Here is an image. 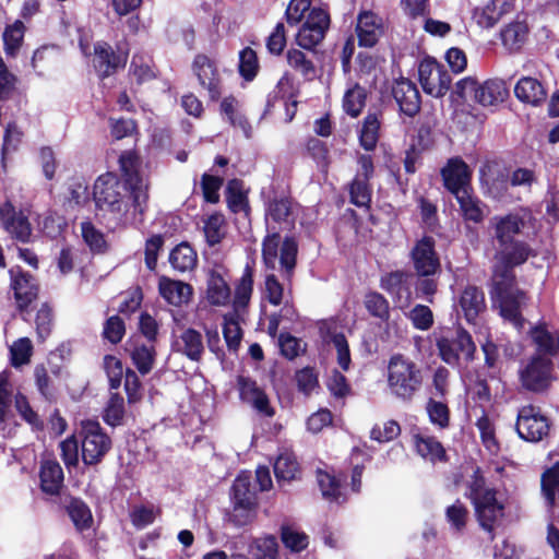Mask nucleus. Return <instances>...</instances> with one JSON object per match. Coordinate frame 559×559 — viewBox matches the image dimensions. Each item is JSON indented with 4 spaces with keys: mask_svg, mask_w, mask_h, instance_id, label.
<instances>
[{
    "mask_svg": "<svg viewBox=\"0 0 559 559\" xmlns=\"http://www.w3.org/2000/svg\"><path fill=\"white\" fill-rule=\"evenodd\" d=\"M530 248L521 241H513L508 248H499L495 257L492 274V301L498 306L500 316L521 329L523 319L521 306L524 295L514 285L512 267L526 261Z\"/></svg>",
    "mask_w": 559,
    "mask_h": 559,
    "instance_id": "nucleus-1",
    "label": "nucleus"
},
{
    "mask_svg": "<svg viewBox=\"0 0 559 559\" xmlns=\"http://www.w3.org/2000/svg\"><path fill=\"white\" fill-rule=\"evenodd\" d=\"M94 200L97 210L119 225L136 224L142 222L147 203L140 210L132 198L127 195V190L120 183L117 176L107 173L99 176L94 183Z\"/></svg>",
    "mask_w": 559,
    "mask_h": 559,
    "instance_id": "nucleus-2",
    "label": "nucleus"
},
{
    "mask_svg": "<svg viewBox=\"0 0 559 559\" xmlns=\"http://www.w3.org/2000/svg\"><path fill=\"white\" fill-rule=\"evenodd\" d=\"M467 486V496L474 507L479 526L492 534L506 516L507 497L495 488L487 487L485 478L478 468L473 472Z\"/></svg>",
    "mask_w": 559,
    "mask_h": 559,
    "instance_id": "nucleus-3",
    "label": "nucleus"
},
{
    "mask_svg": "<svg viewBox=\"0 0 559 559\" xmlns=\"http://www.w3.org/2000/svg\"><path fill=\"white\" fill-rule=\"evenodd\" d=\"M423 372L412 359L396 354L386 366L388 388L392 395L403 401H411L423 384Z\"/></svg>",
    "mask_w": 559,
    "mask_h": 559,
    "instance_id": "nucleus-4",
    "label": "nucleus"
},
{
    "mask_svg": "<svg viewBox=\"0 0 559 559\" xmlns=\"http://www.w3.org/2000/svg\"><path fill=\"white\" fill-rule=\"evenodd\" d=\"M455 94L463 99H474L481 106H495L508 95L503 81L491 79L479 83L475 78L466 76L455 83Z\"/></svg>",
    "mask_w": 559,
    "mask_h": 559,
    "instance_id": "nucleus-5",
    "label": "nucleus"
},
{
    "mask_svg": "<svg viewBox=\"0 0 559 559\" xmlns=\"http://www.w3.org/2000/svg\"><path fill=\"white\" fill-rule=\"evenodd\" d=\"M263 261L265 265L274 270L277 261L289 278L296 264L297 243L293 238H286L282 241L277 233L269 234L263 241L262 249Z\"/></svg>",
    "mask_w": 559,
    "mask_h": 559,
    "instance_id": "nucleus-6",
    "label": "nucleus"
},
{
    "mask_svg": "<svg viewBox=\"0 0 559 559\" xmlns=\"http://www.w3.org/2000/svg\"><path fill=\"white\" fill-rule=\"evenodd\" d=\"M80 437L82 460L85 464L98 463L111 447L110 438L96 420H82Z\"/></svg>",
    "mask_w": 559,
    "mask_h": 559,
    "instance_id": "nucleus-7",
    "label": "nucleus"
},
{
    "mask_svg": "<svg viewBox=\"0 0 559 559\" xmlns=\"http://www.w3.org/2000/svg\"><path fill=\"white\" fill-rule=\"evenodd\" d=\"M12 402H14L16 411L25 421L34 427L40 425L37 414L31 408L26 397L20 393H14L8 374L0 373V421L3 423L9 418Z\"/></svg>",
    "mask_w": 559,
    "mask_h": 559,
    "instance_id": "nucleus-8",
    "label": "nucleus"
},
{
    "mask_svg": "<svg viewBox=\"0 0 559 559\" xmlns=\"http://www.w3.org/2000/svg\"><path fill=\"white\" fill-rule=\"evenodd\" d=\"M418 76L424 92L433 97L444 96L452 81L444 67L431 58L419 63Z\"/></svg>",
    "mask_w": 559,
    "mask_h": 559,
    "instance_id": "nucleus-9",
    "label": "nucleus"
},
{
    "mask_svg": "<svg viewBox=\"0 0 559 559\" xmlns=\"http://www.w3.org/2000/svg\"><path fill=\"white\" fill-rule=\"evenodd\" d=\"M307 12L305 23L297 33L296 43L305 49H312L324 38L330 25V15L323 8H312Z\"/></svg>",
    "mask_w": 559,
    "mask_h": 559,
    "instance_id": "nucleus-10",
    "label": "nucleus"
},
{
    "mask_svg": "<svg viewBox=\"0 0 559 559\" xmlns=\"http://www.w3.org/2000/svg\"><path fill=\"white\" fill-rule=\"evenodd\" d=\"M522 385L534 392L544 391L552 381V362L540 355L533 356L519 371Z\"/></svg>",
    "mask_w": 559,
    "mask_h": 559,
    "instance_id": "nucleus-11",
    "label": "nucleus"
},
{
    "mask_svg": "<svg viewBox=\"0 0 559 559\" xmlns=\"http://www.w3.org/2000/svg\"><path fill=\"white\" fill-rule=\"evenodd\" d=\"M516 431L522 439L537 442L547 436L549 423L538 407L526 405L519 411Z\"/></svg>",
    "mask_w": 559,
    "mask_h": 559,
    "instance_id": "nucleus-12",
    "label": "nucleus"
},
{
    "mask_svg": "<svg viewBox=\"0 0 559 559\" xmlns=\"http://www.w3.org/2000/svg\"><path fill=\"white\" fill-rule=\"evenodd\" d=\"M120 169L131 189L138 209H142L148 200L147 183L139 173L140 159L132 152H124L119 157Z\"/></svg>",
    "mask_w": 559,
    "mask_h": 559,
    "instance_id": "nucleus-13",
    "label": "nucleus"
},
{
    "mask_svg": "<svg viewBox=\"0 0 559 559\" xmlns=\"http://www.w3.org/2000/svg\"><path fill=\"white\" fill-rule=\"evenodd\" d=\"M438 348L442 360L451 366L457 364L460 355L472 359L476 349L471 335L462 330H459L453 337L442 336L438 341Z\"/></svg>",
    "mask_w": 559,
    "mask_h": 559,
    "instance_id": "nucleus-14",
    "label": "nucleus"
},
{
    "mask_svg": "<svg viewBox=\"0 0 559 559\" xmlns=\"http://www.w3.org/2000/svg\"><path fill=\"white\" fill-rule=\"evenodd\" d=\"M435 245L432 237L424 236L415 242L411 251L414 269L420 276H431L440 269Z\"/></svg>",
    "mask_w": 559,
    "mask_h": 559,
    "instance_id": "nucleus-15",
    "label": "nucleus"
},
{
    "mask_svg": "<svg viewBox=\"0 0 559 559\" xmlns=\"http://www.w3.org/2000/svg\"><path fill=\"white\" fill-rule=\"evenodd\" d=\"M0 225L15 240L28 242L32 237V226L23 212H16L11 202L0 205Z\"/></svg>",
    "mask_w": 559,
    "mask_h": 559,
    "instance_id": "nucleus-16",
    "label": "nucleus"
},
{
    "mask_svg": "<svg viewBox=\"0 0 559 559\" xmlns=\"http://www.w3.org/2000/svg\"><path fill=\"white\" fill-rule=\"evenodd\" d=\"M192 70L200 85L209 92L210 98L218 99L222 82L216 62L206 55H198L193 60Z\"/></svg>",
    "mask_w": 559,
    "mask_h": 559,
    "instance_id": "nucleus-17",
    "label": "nucleus"
},
{
    "mask_svg": "<svg viewBox=\"0 0 559 559\" xmlns=\"http://www.w3.org/2000/svg\"><path fill=\"white\" fill-rule=\"evenodd\" d=\"M384 20L372 11H361L357 16L356 34L364 47H372L384 34Z\"/></svg>",
    "mask_w": 559,
    "mask_h": 559,
    "instance_id": "nucleus-18",
    "label": "nucleus"
},
{
    "mask_svg": "<svg viewBox=\"0 0 559 559\" xmlns=\"http://www.w3.org/2000/svg\"><path fill=\"white\" fill-rule=\"evenodd\" d=\"M238 386L241 400L253 407L260 415L273 417L275 411L266 393L250 378L239 377Z\"/></svg>",
    "mask_w": 559,
    "mask_h": 559,
    "instance_id": "nucleus-19",
    "label": "nucleus"
},
{
    "mask_svg": "<svg viewBox=\"0 0 559 559\" xmlns=\"http://www.w3.org/2000/svg\"><path fill=\"white\" fill-rule=\"evenodd\" d=\"M204 298L210 306L227 307L231 301V290L225 274L212 269L207 272Z\"/></svg>",
    "mask_w": 559,
    "mask_h": 559,
    "instance_id": "nucleus-20",
    "label": "nucleus"
},
{
    "mask_svg": "<svg viewBox=\"0 0 559 559\" xmlns=\"http://www.w3.org/2000/svg\"><path fill=\"white\" fill-rule=\"evenodd\" d=\"M493 235L499 243V248L508 249L524 226V221L516 214H508L504 216H493L490 219Z\"/></svg>",
    "mask_w": 559,
    "mask_h": 559,
    "instance_id": "nucleus-21",
    "label": "nucleus"
},
{
    "mask_svg": "<svg viewBox=\"0 0 559 559\" xmlns=\"http://www.w3.org/2000/svg\"><path fill=\"white\" fill-rule=\"evenodd\" d=\"M127 57L121 53H115L111 47L104 41L94 45V68L100 76L112 74L118 68L126 64Z\"/></svg>",
    "mask_w": 559,
    "mask_h": 559,
    "instance_id": "nucleus-22",
    "label": "nucleus"
},
{
    "mask_svg": "<svg viewBox=\"0 0 559 559\" xmlns=\"http://www.w3.org/2000/svg\"><path fill=\"white\" fill-rule=\"evenodd\" d=\"M158 293L167 304L180 307L190 301L193 289L188 283L167 276H160L158 281Z\"/></svg>",
    "mask_w": 559,
    "mask_h": 559,
    "instance_id": "nucleus-23",
    "label": "nucleus"
},
{
    "mask_svg": "<svg viewBox=\"0 0 559 559\" xmlns=\"http://www.w3.org/2000/svg\"><path fill=\"white\" fill-rule=\"evenodd\" d=\"M445 187L455 195L459 190H469L471 170L460 158H452L442 169Z\"/></svg>",
    "mask_w": 559,
    "mask_h": 559,
    "instance_id": "nucleus-24",
    "label": "nucleus"
},
{
    "mask_svg": "<svg viewBox=\"0 0 559 559\" xmlns=\"http://www.w3.org/2000/svg\"><path fill=\"white\" fill-rule=\"evenodd\" d=\"M393 96L400 109L407 116H414L420 108V96L416 85L407 79H400L393 86Z\"/></svg>",
    "mask_w": 559,
    "mask_h": 559,
    "instance_id": "nucleus-25",
    "label": "nucleus"
},
{
    "mask_svg": "<svg viewBox=\"0 0 559 559\" xmlns=\"http://www.w3.org/2000/svg\"><path fill=\"white\" fill-rule=\"evenodd\" d=\"M253 293V271L250 266H246L243 273L235 286L234 298L230 301L231 311L236 316H246L247 309Z\"/></svg>",
    "mask_w": 559,
    "mask_h": 559,
    "instance_id": "nucleus-26",
    "label": "nucleus"
},
{
    "mask_svg": "<svg viewBox=\"0 0 559 559\" xmlns=\"http://www.w3.org/2000/svg\"><path fill=\"white\" fill-rule=\"evenodd\" d=\"M176 352L186 355L191 360H200L204 352L202 335L193 329L185 330L174 342Z\"/></svg>",
    "mask_w": 559,
    "mask_h": 559,
    "instance_id": "nucleus-27",
    "label": "nucleus"
},
{
    "mask_svg": "<svg viewBox=\"0 0 559 559\" xmlns=\"http://www.w3.org/2000/svg\"><path fill=\"white\" fill-rule=\"evenodd\" d=\"M317 480L321 490L322 497L333 503L341 504L346 501V495L341 484V479L334 473L323 469H318Z\"/></svg>",
    "mask_w": 559,
    "mask_h": 559,
    "instance_id": "nucleus-28",
    "label": "nucleus"
},
{
    "mask_svg": "<svg viewBox=\"0 0 559 559\" xmlns=\"http://www.w3.org/2000/svg\"><path fill=\"white\" fill-rule=\"evenodd\" d=\"M274 473L278 484L289 483L298 478L300 467L292 451L284 449L280 452L274 463Z\"/></svg>",
    "mask_w": 559,
    "mask_h": 559,
    "instance_id": "nucleus-29",
    "label": "nucleus"
},
{
    "mask_svg": "<svg viewBox=\"0 0 559 559\" xmlns=\"http://www.w3.org/2000/svg\"><path fill=\"white\" fill-rule=\"evenodd\" d=\"M460 307L468 322H475L485 310V297L478 288L469 286L464 289L460 298Z\"/></svg>",
    "mask_w": 559,
    "mask_h": 559,
    "instance_id": "nucleus-30",
    "label": "nucleus"
},
{
    "mask_svg": "<svg viewBox=\"0 0 559 559\" xmlns=\"http://www.w3.org/2000/svg\"><path fill=\"white\" fill-rule=\"evenodd\" d=\"M63 484V472L58 462L46 460L40 468V485L43 491L57 495Z\"/></svg>",
    "mask_w": 559,
    "mask_h": 559,
    "instance_id": "nucleus-31",
    "label": "nucleus"
},
{
    "mask_svg": "<svg viewBox=\"0 0 559 559\" xmlns=\"http://www.w3.org/2000/svg\"><path fill=\"white\" fill-rule=\"evenodd\" d=\"M528 28L523 22H511L500 32V38L503 47L513 52L518 51L525 43Z\"/></svg>",
    "mask_w": 559,
    "mask_h": 559,
    "instance_id": "nucleus-32",
    "label": "nucleus"
},
{
    "mask_svg": "<svg viewBox=\"0 0 559 559\" xmlns=\"http://www.w3.org/2000/svg\"><path fill=\"white\" fill-rule=\"evenodd\" d=\"M516 97L527 104L538 105L546 98L543 85L533 78H522L515 85Z\"/></svg>",
    "mask_w": 559,
    "mask_h": 559,
    "instance_id": "nucleus-33",
    "label": "nucleus"
},
{
    "mask_svg": "<svg viewBox=\"0 0 559 559\" xmlns=\"http://www.w3.org/2000/svg\"><path fill=\"white\" fill-rule=\"evenodd\" d=\"M10 273L12 276V286L19 306L21 308L25 307L36 296V286L33 282V278L29 275L15 272L14 270H11Z\"/></svg>",
    "mask_w": 559,
    "mask_h": 559,
    "instance_id": "nucleus-34",
    "label": "nucleus"
},
{
    "mask_svg": "<svg viewBox=\"0 0 559 559\" xmlns=\"http://www.w3.org/2000/svg\"><path fill=\"white\" fill-rule=\"evenodd\" d=\"M381 121L377 114H369L365 117L359 130V143L366 151L374 150L380 132Z\"/></svg>",
    "mask_w": 559,
    "mask_h": 559,
    "instance_id": "nucleus-35",
    "label": "nucleus"
},
{
    "mask_svg": "<svg viewBox=\"0 0 559 559\" xmlns=\"http://www.w3.org/2000/svg\"><path fill=\"white\" fill-rule=\"evenodd\" d=\"M460 204L462 214L465 219L474 223H479L484 218V206L475 197L472 195L471 190H459L454 195Z\"/></svg>",
    "mask_w": 559,
    "mask_h": 559,
    "instance_id": "nucleus-36",
    "label": "nucleus"
},
{
    "mask_svg": "<svg viewBox=\"0 0 559 559\" xmlns=\"http://www.w3.org/2000/svg\"><path fill=\"white\" fill-rule=\"evenodd\" d=\"M413 439L417 453L424 459L435 462L444 456L443 447L433 437L417 433Z\"/></svg>",
    "mask_w": 559,
    "mask_h": 559,
    "instance_id": "nucleus-37",
    "label": "nucleus"
},
{
    "mask_svg": "<svg viewBox=\"0 0 559 559\" xmlns=\"http://www.w3.org/2000/svg\"><path fill=\"white\" fill-rule=\"evenodd\" d=\"M246 316H236L234 311L224 314L223 334L229 349L236 350L242 337L240 323Z\"/></svg>",
    "mask_w": 559,
    "mask_h": 559,
    "instance_id": "nucleus-38",
    "label": "nucleus"
},
{
    "mask_svg": "<svg viewBox=\"0 0 559 559\" xmlns=\"http://www.w3.org/2000/svg\"><path fill=\"white\" fill-rule=\"evenodd\" d=\"M25 26L16 20L4 28L2 34L4 51L8 56L15 57L23 44Z\"/></svg>",
    "mask_w": 559,
    "mask_h": 559,
    "instance_id": "nucleus-39",
    "label": "nucleus"
},
{
    "mask_svg": "<svg viewBox=\"0 0 559 559\" xmlns=\"http://www.w3.org/2000/svg\"><path fill=\"white\" fill-rule=\"evenodd\" d=\"M169 262L174 269L186 272L197 264V253L188 243L178 245L169 255Z\"/></svg>",
    "mask_w": 559,
    "mask_h": 559,
    "instance_id": "nucleus-40",
    "label": "nucleus"
},
{
    "mask_svg": "<svg viewBox=\"0 0 559 559\" xmlns=\"http://www.w3.org/2000/svg\"><path fill=\"white\" fill-rule=\"evenodd\" d=\"M367 93L359 84L348 87L343 97V108L352 117H357L366 105Z\"/></svg>",
    "mask_w": 559,
    "mask_h": 559,
    "instance_id": "nucleus-41",
    "label": "nucleus"
},
{
    "mask_svg": "<svg viewBox=\"0 0 559 559\" xmlns=\"http://www.w3.org/2000/svg\"><path fill=\"white\" fill-rule=\"evenodd\" d=\"M249 552L253 559H276L278 552L277 540L272 535L255 538L250 544Z\"/></svg>",
    "mask_w": 559,
    "mask_h": 559,
    "instance_id": "nucleus-42",
    "label": "nucleus"
},
{
    "mask_svg": "<svg viewBox=\"0 0 559 559\" xmlns=\"http://www.w3.org/2000/svg\"><path fill=\"white\" fill-rule=\"evenodd\" d=\"M542 491L549 504H554L559 492V462L547 467L542 474Z\"/></svg>",
    "mask_w": 559,
    "mask_h": 559,
    "instance_id": "nucleus-43",
    "label": "nucleus"
},
{
    "mask_svg": "<svg viewBox=\"0 0 559 559\" xmlns=\"http://www.w3.org/2000/svg\"><path fill=\"white\" fill-rule=\"evenodd\" d=\"M281 539L292 552H300L309 545V536L305 532L288 525L282 527Z\"/></svg>",
    "mask_w": 559,
    "mask_h": 559,
    "instance_id": "nucleus-44",
    "label": "nucleus"
},
{
    "mask_svg": "<svg viewBox=\"0 0 559 559\" xmlns=\"http://www.w3.org/2000/svg\"><path fill=\"white\" fill-rule=\"evenodd\" d=\"M531 336L540 353L551 356L559 354V337L554 336L546 329L534 328Z\"/></svg>",
    "mask_w": 559,
    "mask_h": 559,
    "instance_id": "nucleus-45",
    "label": "nucleus"
},
{
    "mask_svg": "<svg viewBox=\"0 0 559 559\" xmlns=\"http://www.w3.org/2000/svg\"><path fill=\"white\" fill-rule=\"evenodd\" d=\"M501 13L498 10L496 0H489L473 11V20L483 28L492 27L499 20Z\"/></svg>",
    "mask_w": 559,
    "mask_h": 559,
    "instance_id": "nucleus-46",
    "label": "nucleus"
},
{
    "mask_svg": "<svg viewBox=\"0 0 559 559\" xmlns=\"http://www.w3.org/2000/svg\"><path fill=\"white\" fill-rule=\"evenodd\" d=\"M445 518L451 528L457 533H461L466 527L469 519V512L463 502L456 500L454 503L447 508Z\"/></svg>",
    "mask_w": 559,
    "mask_h": 559,
    "instance_id": "nucleus-47",
    "label": "nucleus"
},
{
    "mask_svg": "<svg viewBox=\"0 0 559 559\" xmlns=\"http://www.w3.org/2000/svg\"><path fill=\"white\" fill-rule=\"evenodd\" d=\"M292 216V202L287 198H275L272 200L266 210V223H288Z\"/></svg>",
    "mask_w": 559,
    "mask_h": 559,
    "instance_id": "nucleus-48",
    "label": "nucleus"
},
{
    "mask_svg": "<svg viewBox=\"0 0 559 559\" xmlns=\"http://www.w3.org/2000/svg\"><path fill=\"white\" fill-rule=\"evenodd\" d=\"M257 514V500L234 501L230 520L237 526H243L253 521Z\"/></svg>",
    "mask_w": 559,
    "mask_h": 559,
    "instance_id": "nucleus-49",
    "label": "nucleus"
},
{
    "mask_svg": "<svg viewBox=\"0 0 559 559\" xmlns=\"http://www.w3.org/2000/svg\"><path fill=\"white\" fill-rule=\"evenodd\" d=\"M33 345L28 337H21L10 346V359L13 367H21L29 362Z\"/></svg>",
    "mask_w": 559,
    "mask_h": 559,
    "instance_id": "nucleus-50",
    "label": "nucleus"
},
{
    "mask_svg": "<svg viewBox=\"0 0 559 559\" xmlns=\"http://www.w3.org/2000/svg\"><path fill=\"white\" fill-rule=\"evenodd\" d=\"M364 305L367 311L380 320H388L390 308L388 300L379 293H368L365 296Z\"/></svg>",
    "mask_w": 559,
    "mask_h": 559,
    "instance_id": "nucleus-51",
    "label": "nucleus"
},
{
    "mask_svg": "<svg viewBox=\"0 0 559 559\" xmlns=\"http://www.w3.org/2000/svg\"><path fill=\"white\" fill-rule=\"evenodd\" d=\"M224 226H225V218L219 213H214L210 215L204 221V235L206 238V241L210 245H216L221 241V239L224 236Z\"/></svg>",
    "mask_w": 559,
    "mask_h": 559,
    "instance_id": "nucleus-52",
    "label": "nucleus"
},
{
    "mask_svg": "<svg viewBox=\"0 0 559 559\" xmlns=\"http://www.w3.org/2000/svg\"><path fill=\"white\" fill-rule=\"evenodd\" d=\"M154 356V347L151 345H139L131 350L132 361L143 374L150 372L153 368Z\"/></svg>",
    "mask_w": 559,
    "mask_h": 559,
    "instance_id": "nucleus-53",
    "label": "nucleus"
},
{
    "mask_svg": "<svg viewBox=\"0 0 559 559\" xmlns=\"http://www.w3.org/2000/svg\"><path fill=\"white\" fill-rule=\"evenodd\" d=\"M68 513L78 530L82 531L90 527L92 514L84 502L72 500L68 507Z\"/></svg>",
    "mask_w": 559,
    "mask_h": 559,
    "instance_id": "nucleus-54",
    "label": "nucleus"
},
{
    "mask_svg": "<svg viewBox=\"0 0 559 559\" xmlns=\"http://www.w3.org/2000/svg\"><path fill=\"white\" fill-rule=\"evenodd\" d=\"M288 64L305 78L314 75V66L306 55L298 49H289L286 55Z\"/></svg>",
    "mask_w": 559,
    "mask_h": 559,
    "instance_id": "nucleus-55",
    "label": "nucleus"
},
{
    "mask_svg": "<svg viewBox=\"0 0 559 559\" xmlns=\"http://www.w3.org/2000/svg\"><path fill=\"white\" fill-rule=\"evenodd\" d=\"M259 63L257 53L250 47L245 48L239 53V72L242 78L250 81L258 72Z\"/></svg>",
    "mask_w": 559,
    "mask_h": 559,
    "instance_id": "nucleus-56",
    "label": "nucleus"
},
{
    "mask_svg": "<svg viewBox=\"0 0 559 559\" xmlns=\"http://www.w3.org/2000/svg\"><path fill=\"white\" fill-rule=\"evenodd\" d=\"M233 500H257L255 491L251 487L250 474L242 472L234 481L233 486Z\"/></svg>",
    "mask_w": 559,
    "mask_h": 559,
    "instance_id": "nucleus-57",
    "label": "nucleus"
},
{
    "mask_svg": "<svg viewBox=\"0 0 559 559\" xmlns=\"http://www.w3.org/2000/svg\"><path fill=\"white\" fill-rule=\"evenodd\" d=\"M328 342L331 343L336 349L337 362L340 367L343 370H348L350 365V352L345 336L341 333H334L328 337Z\"/></svg>",
    "mask_w": 559,
    "mask_h": 559,
    "instance_id": "nucleus-58",
    "label": "nucleus"
},
{
    "mask_svg": "<svg viewBox=\"0 0 559 559\" xmlns=\"http://www.w3.org/2000/svg\"><path fill=\"white\" fill-rule=\"evenodd\" d=\"M104 369L108 377L110 389H118L123 377L122 362L117 357L107 355L104 358Z\"/></svg>",
    "mask_w": 559,
    "mask_h": 559,
    "instance_id": "nucleus-59",
    "label": "nucleus"
},
{
    "mask_svg": "<svg viewBox=\"0 0 559 559\" xmlns=\"http://www.w3.org/2000/svg\"><path fill=\"white\" fill-rule=\"evenodd\" d=\"M278 346L282 355L287 359H294L305 350L302 342L289 333L280 334Z\"/></svg>",
    "mask_w": 559,
    "mask_h": 559,
    "instance_id": "nucleus-60",
    "label": "nucleus"
},
{
    "mask_svg": "<svg viewBox=\"0 0 559 559\" xmlns=\"http://www.w3.org/2000/svg\"><path fill=\"white\" fill-rule=\"evenodd\" d=\"M123 414L124 403L122 396L118 394H112L105 409V421L111 426H117L121 423Z\"/></svg>",
    "mask_w": 559,
    "mask_h": 559,
    "instance_id": "nucleus-61",
    "label": "nucleus"
},
{
    "mask_svg": "<svg viewBox=\"0 0 559 559\" xmlns=\"http://www.w3.org/2000/svg\"><path fill=\"white\" fill-rule=\"evenodd\" d=\"M400 432L399 424L394 420H388L382 425H376L370 431V437L379 442H389L395 439Z\"/></svg>",
    "mask_w": 559,
    "mask_h": 559,
    "instance_id": "nucleus-62",
    "label": "nucleus"
},
{
    "mask_svg": "<svg viewBox=\"0 0 559 559\" xmlns=\"http://www.w3.org/2000/svg\"><path fill=\"white\" fill-rule=\"evenodd\" d=\"M81 234L85 243L93 251H100L105 248L106 241L104 235L97 230L90 222L81 224Z\"/></svg>",
    "mask_w": 559,
    "mask_h": 559,
    "instance_id": "nucleus-63",
    "label": "nucleus"
},
{
    "mask_svg": "<svg viewBox=\"0 0 559 559\" xmlns=\"http://www.w3.org/2000/svg\"><path fill=\"white\" fill-rule=\"evenodd\" d=\"M264 296L273 306H280L284 301V288L274 274L265 277Z\"/></svg>",
    "mask_w": 559,
    "mask_h": 559,
    "instance_id": "nucleus-64",
    "label": "nucleus"
}]
</instances>
